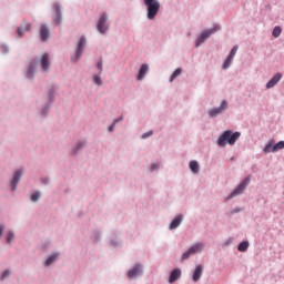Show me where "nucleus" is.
Wrapping results in <instances>:
<instances>
[{"label": "nucleus", "mask_w": 284, "mask_h": 284, "mask_svg": "<svg viewBox=\"0 0 284 284\" xmlns=\"http://www.w3.org/2000/svg\"><path fill=\"white\" fill-rule=\"evenodd\" d=\"M201 276H203V266L202 265H197L195 267L194 273H193V281H194V283L199 282L201 280Z\"/></svg>", "instance_id": "obj_18"}, {"label": "nucleus", "mask_w": 284, "mask_h": 284, "mask_svg": "<svg viewBox=\"0 0 284 284\" xmlns=\"http://www.w3.org/2000/svg\"><path fill=\"white\" fill-rule=\"evenodd\" d=\"M114 123L112 125L109 126V132H113L114 131Z\"/></svg>", "instance_id": "obj_37"}, {"label": "nucleus", "mask_w": 284, "mask_h": 284, "mask_svg": "<svg viewBox=\"0 0 284 284\" xmlns=\"http://www.w3.org/2000/svg\"><path fill=\"white\" fill-rule=\"evenodd\" d=\"M203 247H205V244L203 243H197L191 246L185 253L182 254V261H186V258H190L192 254H199V252H203Z\"/></svg>", "instance_id": "obj_5"}, {"label": "nucleus", "mask_w": 284, "mask_h": 284, "mask_svg": "<svg viewBox=\"0 0 284 284\" xmlns=\"http://www.w3.org/2000/svg\"><path fill=\"white\" fill-rule=\"evenodd\" d=\"M189 165H190V170H191V172H193V174H199V172H200L199 162L191 161Z\"/></svg>", "instance_id": "obj_22"}, {"label": "nucleus", "mask_w": 284, "mask_h": 284, "mask_svg": "<svg viewBox=\"0 0 284 284\" xmlns=\"http://www.w3.org/2000/svg\"><path fill=\"white\" fill-rule=\"evenodd\" d=\"M272 148H274V140L268 141L267 144L264 146L265 154H268V152H272Z\"/></svg>", "instance_id": "obj_27"}, {"label": "nucleus", "mask_w": 284, "mask_h": 284, "mask_svg": "<svg viewBox=\"0 0 284 284\" xmlns=\"http://www.w3.org/2000/svg\"><path fill=\"white\" fill-rule=\"evenodd\" d=\"M236 52H239V47L237 45L233 47L229 57L226 58V60L223 64L224 70H227V68H230V65H232V60L234 59V57H236Z\"/></svg>", "instance_id": "obj_8"}, {"label": "nucleus", "mask_w": 284, "mask_h": 284, "mask_svg": "<svg viewBox=\"0 0 284 284\" xmlns=\"http://www.w3.org/2000/svg\"><path fill=\"white\" fill-rule=\"evenodd\" d=\"M144 6H146V17L150 21L156 19V14L161 10V2L159 0H144Z\"/></svg>", "instance_id": "obj_2"}, {"label": "nucleus", "mask_w": 284, "mask_h": 284, "mask_svg": "<svg viewBox=\"0 0 284 284\" xmlns=\"http://www.w3.org/2000/svg\"><path fill=\"white\" fill-rule=\"evenodd\" d=\"M247 247H250V242H242L239 244V252H247Z\"/></svg>", "instance_id": "obj_25"}, {"label": "nucleus", "mask_w": 284, "mask_h": 284, "mask_svg": "<svg viewBox=\"0 0 284 284\" xmlns=\"http://www.w3.org/2000/svg\"><path fill=\"white\" fill-rule=\"evenodd\" d=\"M158 168H159V165L152 164V166H151V172H154V170H156Z\"/></svg>", "instance_id": "obj_35"}, {"label": "nucleus", "mask_w": 284, "mask_h": 284, "mask_svg": "<svg viewBox=\"0 0 284 284\" xmlns=\"http://www.w3.org/2000/svg\"><path fill=\"white\" fill-rule=\"evenodd\" d=\"M250 185V178H246L232 193L227 199H234V196H239V194H243V190H245Z\"/></svg>", "instance_id": "obj_6"}, {"label": "nucleus", "mask_w": 284, "mask_h": 284, "mask_svg": "<svg viewBox=\"0 0 284 284\" xmlns=\"http://www.w3.org/2000/svg\"><path fill=\"white\" fill-rule=\"evenodd\" d=\"M13 240H14V232L10 231L7 236V243L11 244Z\"/></svg>", "instance_id": "obj_30"}, {"label": "nucleus", "mask_w": 284, "mask_h": 284, "mask_svg": "<svg viewBox=\"0 0 284 284\" xmlns=\"http://www.w3.org/2000/svg\"><path fill=\"white\" fill-rule=\"evenodd\" d=\"M40 65L44 72H48L50 69V55L48 53H44L40 60Z\"/></svg>", "instance_id": "obj_13"}, {"label": "nucleus", "mask_w": 284, "mask_h": 284, "mask_svg": "<svg viewBox=\"0 0 284 284\" xmlns=\"http://www.w3.org/2000/svg\"><path fill=\"white\" fill-rule=\"evenodd\" d=\"M8 276H10V271H8V270L3 271L2 275H1V281H3L4 278H8Z\"/></svg>", "instance_id": "obj_33"}, {"label": "nucleus", "mask_w": 284, "mask_h": 284, "mask_svg": "<svg viewBox=\"0 0 284 284\" xmlns=\"http://www.w3.org/2000/svg\"><path fill=\"white\" fill-rule=\"evenodd\" d=\"M94 83H97V85H103V81L101 80V77L95 75L94 77Z\"/></svg>", "instance_id": "obj_31"}, {"label": "nucleus", "mask_w": 284, "mask_h": 284, "mask_svg": "<svg viewBox=\"0 0 284 284\" xmlns=\"http://www.w3.org/2000/svg\"><path fill=\"white\" fill-rule=\"evenodd\" d=\"M148 70H150V67L148 64H142L138 74V81H143L145 74H148Z\"/></svg>", "instance_id": "obj_19"}, {"label": "nucleus", "mask_w": 284, "mask_h": 284, "mask_svg": "<svg viewBox=\"0 0 284 284\" xmlns=\"http://www.w3.org/2000/svg\"><path fill=\"white\" fill-rule=\"evenodd\" d=\"M23 174L22 170H17L13 174V180L11 181L12 185V192L17 190V185L19 184V181H21V175Z\"/></svg>", "instance_id": "obj_12"}, {"label": "nucleus", "mask_w": 284, "mask_h": 284, "mask_svg": "<svg viewBox=\"0 0 284 284\" xmlns=\"http://www.w3.org/2000/svg\"><path fill=\"white\" fill-rule=\"evenodd\" d=\"M32 28V24L29 22H23L20 28H18V37H23V32H30V29Z\"/></svg>", "instance_id": "obj_15"}, {"label": "nucleus", "mask_w": 284, "mask_h": 284, "mask_svg": "<svg viewBox=\"0 0 284 284\" xmlns=\"http://www.w3.org/2000/svg\"><path fill=\"white\" fill-rule=\"evenodd\" d=\"M152 134H154L153 131H149L142 134V139H150V136H152Z\"/></svg>", "instance_id": "obj_32"}, {"label": "nucleus", "mask_w": 284, "mask_h": 284, "mask_svg": "<svg viewBox=\"0 0 284 284\" xmlns=\"http://www.w3.org/2000/svg\"><path fill=\"white\" fill-rule=\"evenodd\" d=\"M84 145H85V142H79V143H78L79 150H80V148H83Z\"/></svg>", "instance_id": "obj_36"}, {"label": "nucleus", "mask_w": 284, "mask_h": 284, "mask_svg": "<svg viewBox=\"0 0 284 284\" xmlns=\"http://www.w3.org/2000/svg\"><path fill=\"white\" fill-rule=\"evenodd\" d=\"M53 9L55 12V14L53 16V23H55L57 26H61V23L63 22V16H61V7L59 6V3H54Z\"/></svg>", "instance_id": "obj_7"}, {"label": "nucleus", "mask_w": 284, "mask_h": 284, "mask_svg": "<svg viewBox=\"0 0 284 284\" xmlns=\"http://www.w3.org/2000/svg\"><path fill=\"white\" fill-rule=\"evenodd\" d=\"M278 150H284V141H280L272 148V152H278Z\"/></svg>", "instance_id": "obj_26"}, {"label": "nucleus", "mask_w": 284, "mask_h": 284, "mask_svg": "<svg viewBox=\"0 0 284 284\" xmlns=\"http://www.w3.org/2000/svg\"><path fill=\"white\" fill-rule=\"evenodd\" d=\"M181 72H183V69L178 68L173 71V73L171 74L170 78V83H172V81H174V79H176V77H180Z\"/></svg>", "instance_id": "obj_24"}, {"label": "nucleus", "mask_w": 284, "mask_h": 284, "mask_svg": "<svg viewBox=\"0 0 284 284\" xmlns=\"http://www.w3.org/2000/svg\"><path fill=\"white\" fill-rule=\"evenodd\" d=\"M98 69L100 70V74H101V72H103V61H100L98 63Z\"/></svg>", "instance_id": "obj_34"}, {"label": "nucleus", "mask_w": 284, "mask_h": 284, "mask_svg": "<svg viewBox=\"0 0 284 284\" xmlns=\"http://www.w3.org/2000/svg\"><path fill=\"white\" fill-rule=\"evenodd\" d=\"M36 68H37V61L31 62L27 72L28 79H32Z\"/></svg>", "instance_id": "obj_21"}, {"label": "nucleus", "mask_w": 284, "mask_h": 284, "mask_svg": "<svg viewBox=\"0 0 284 284\" xmlns=\"http://www.w3.org/2000/svg\"><path fill=\"white\" fill-rule=\"evenodd\" d=\"M179 278H181V270L175 268L170 274L169 283H176V281H179Z\"/></svg>", "instance_id": "obj_16"}, {"label": "nucleus", "mask_w": 284, "mask_h": 284, "mask_svg": "<svg viewBox=\"0 0 284 284\" xmlns=\"http://www.w3.org/2000/svg\"><path fill=\"white\" fill-rule=\"evenodd\" d=\"M39 199H41V193L40 192H36V193L31 194V201L33 203H37V201H39Z\"/></svg>", "instance_id": "obj_29"}, {"label": "nucleus", "mask_w": 284, "mask_h": 284, "mask_svg": "<svg viewBox=\"0 0 284 284\" xmlns=\"http://www.w3.org/2000/svg\"><path fill=\"white\" fill-rule=\"evenodd\" d=\"M141 274H143V271L141 270V264H138L128 272V277L136 278V276H141Z\"/></svg>", "instance_id": "obj_11"}, {"label": "nucleus", "mask_w": 284, "mask_h": 284, "mask_svg": "<svg viewBox=\"0 0 284 284\" xmlns=\"http://www.w3.org/2000/svg\"><path fill=\"white\" fill-rule=\"evenodd\" d=\"M219 30H221V27L220 26H214V28L203 31L197 37V40L195 42L196 48H199V45H201L202 43H205V40L210 39V37H212V34H214V32H219Z\"/></svg>", "instance_id": "obj_3"}, {"label": "nucleus", "mask_w": 284, "mask_h": 284, "mask_svg": "<svg viewBox=\"0 0 284 284\" xmlns=\"http://www.w3.org/2000/svg\"><path fill=\"white\" fill-rule=\"evenodd\" d=\"M281 32H283V30L281 29V27H275V28L273 29L272 34H273V37H275V39H278V37H281Z\"/></svg>", "instance_id": "obj_28"}, {"label": "nucleus", "mask_w": 284, "mask_h": 284, "mask_svg": "<svg viewBox=\"0 0 284 284\" xmlns=\"http://www.w3.org/2000/svg\"><path fill=\"white\" fill-rule=\"evenodd\" d=\"M57 258H59V254H57V253L49 256V258H47V261H45L47 267H49V265H52V263H54V261H57Z\"/></svg>", "instance_id": "obj_23"}, {"label": "nucleus", "mask_w": 284, "mask_h": 284, "mask_svg": "<svg viewBox=\"0 0 284 284\" xmlns=\"http://www.w3.org/2000/svg\"><path fill=\"white\" fill-rule=\"evenodd\" d=\"M3 230H4V226H3V225H0V237H1V235L3 234Z\"/></svg>", "instance_id": "obj_38"}, {"label": "nucleus", "mask_w": 284, "mask_h": 284, "mask_svg": "<svg viewBox=\"0 0 284 284\" xmlns=\"http://www.w3.org/2000/svg\"><path fill=\"white\" fill-rule=\"evenodd\" d=\"M119 121H123V116H121V118L118 119V120H114V124L119 123Z\"/></svg>", "instance_id": "obj_39"}, {"label": "nucleus", "mask_w": 284, "mask_h": 284, "mask_svg": "<svg viewBox=\"0 0 284 284\" xmlns=\"http://www.w3.org/2000/svg\"><path fill=\"white\" fill-rule=\"evenodd\" d=\"M97 30L100 34H105L110 30V24H108V14L102 13L97 23Z\"/></svg>", "instance_id": "obj_4"}, {"label": "nucleus", "mask_w": 284, "mask_h": 284, "mask_svg": "<svg viewBox=\"0 0 284 284\" xmlns=\"http://www.w3.org/2000/svg\"><path fill=\"white\" fill-rule=\"evenodd\" d=\"M281 79H283V75H282L281 73H276V74L266 83L267 90L274 88V85H276V83H278V81H281Z\"/></svg>", "instance_id": "obj_14"}, {"label": "nucleus", "mask_w": 284, "mask_h": 284, "mask_svg": "<svg viewBox=\"0 0 284 284\" xmlns=\"http://www.w3.org/2000/svg\"><path fill=\"white\" fill-rule=\"evenodd\" d=\"M226 109H227V101L223 100L221 106L211 109L209 111V114L211 118L214 119V116H219V114H221V112H223V110H226Z\"/></svg>", "instance_id": "obj_9"}, {"label": "nucleus", "mask_w": 284, "mask_h": 284, "mask_svg": "<svg viewBox=\"0 0 284 284\" xmlns=\"http://www.w3.org/2000/svg\"><path fill=\"white\" fill-rule=\"evenodd\" d=\"M40 37L41 41H48V38L50 37V29H48L45 24H42L40 28Z\"/></svg>", "instance_id": "obj_17"}, {"label": "nucleus", "mask_w": 284, "mask_h": 284, "mask_svg": "<svg viewBox=\"0 0 284 284\" xmlns=\"http://www.w3.org/2000/svg\"><path fill=\"white\" fill-rule=\"evenodd\" d=\"M85 43H88V41L85 40V37H82L78 43V48L75 51V61H79V59H81V54H83V48H85Z\"/></svg>", "instance_id": "obj_10"}, {"label": "nucleus", "mask_w": 284, "mask_h": 284, "mask_svg": "<svg viewBox=\"0 0 284 284\" xmlns=\"http://www.w3.org/2000/svg\"><path fill=\"white\" fill-rule=\"evenodd\" d=\"M182 221H183V215L175 217L170 224V230H176V227L181 225Z\"/></svg>", "instance_id": "obj_20"}, {"label": "nucleus", "mask_w": 284, "mask_h": 284, "mask_svg": "<svg viewBox=\"0 0 284 284\" xmlns=\"http://www.w3.org/2000/svg\"><path fill=\"white\" fill-rule=\"evenodd\" d=\"M240 136V132H232L230 130L224 131V133L217 140V145H220V148H225L227 143L229 145H234V143L239 141Z\"/></svg>", "instance_id": "obj_1"}]
</instances>
